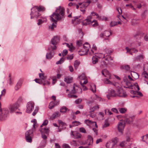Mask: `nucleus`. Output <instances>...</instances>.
<instances>
[{"mask_svg": "<svg viewBox=\"0 0 148 148\" xmlns=\"http://www.w3.org/2000/svg\"><path fill=\"white\" fill-rule=\"evenodd\" d=\"M92 63L93 64H96L98 61V59L97 56H93L92 57Z\"/></svg>", "mask_w": 148, "mask_h": 148, "instance_id": "obj_37", "label": "nucleus"}, {"mask_svg": "<svg viewBox=\"0 0 148 148\" xmlns=\"http://www.w3.org/2000/svg\"><path fill=\"white\" fill-rule=\"evenodd\" d=\"M123 81L127 85V86L125 87L126 88H131L132 87V85L131 84L130 82H129L127 78H124Z\"/></svg>", "mask_w": 148, "mask_h": 148, "instance_id": "obj_18", "label": "nucleus"}, {"mask_svg": "<svg viewBox=\"0 0 148 148\" xmlns=\"http://www.w3.org/2000/svg\"><path fill=\"white\" fill-rule=\"evenodd\" d=\"M82 92L81 88L74 84L73 89L71 90L70 92L73 94H75L76 93H79L80 92L81 93Z\"/></svg>", "mask_w": 148, "mask_h": 148, "instance_id": "obj_11", "label": "nucleus"}, {"mask_svg": "<svg viewBox=\"0 0 148 148\" xmlns=\"http://www.w3.org/2000/svg\"><path fill=\"white\" fill-rule=\"evenodd\" d=\"M80 64V62L78 60H76L74 62V66L75 69H77Z\"/></svg>", "mask_w": 148, "mask_h": 148, "instance_id": "obj_27", "label": "nucleus"}, {"mask_svg": "<svg viewBox=\"0 0 148 148\" xmlns=\"http://www.w3.org/2000/svg\"><path fill=\"white\" fill-rule=\"evenodd\" d=\"M134 89L136 90L137 89L138 91L140 90V88L138 85L137 83H135L134 84Z\"/></svg>", "mask_w": 148, "mask_h": 148, "instance_id": "obj_49", "label": "nucleus"}, {"mask_svg": "<svg viewBox=\"0 0 148 148\" xmlns=\"http://www.w3.org/2000/svg\"><path fill=\"white\" fill-rule=\"evenodd\" d=\"M101 73L102 75H104L105 77L110 78L111 76V74L106 69L103 70Z\"/></svg>", "mask_w": 148, "mask_h": 148, "instance_id": "obj_19", "label": "nucleus"}, {"mask_svg": "<svg viewBox=\"0 0 148 148\" xmlns=\"http://www.w3.org/2000/svg\"><path fill=\"white\" fill-rule=\"evenodd\" d=\"M34 132L33 129L28 130L25 133V138L26 141L29 143L32 142V137L33 136V133Z\"/></svg>", "mask_w": 148, "mask_h": 148, "instance_id": "obj_5", "label": "nucleus"}, {"mask_svg": "<svg viewBox=\"0 0 148 148\" xmlns=\"http://www.w3.org/2000/svg\"><path fill=\"white\" fill-rule=\"evenodd\" d=\"M60 40L59 36H54L52 39L51 41V44L48 48L49 51L53 50L57 48L56 45L59 42Z\"/></svg>", "mask_w": 148, "mask_h": 148, "instance_id": "obj_2", "label": "nucleus"}, {"mask_svg": "<svg viewBox=\"0 0 148 148\" xmlns=\"http://www.w3.org/2000/svg\"><path fill=\"white\" fill-rule=\"evenodd\" d=\"M121 68L127 71H128L130 69V67L128 65H122L121 66Z\"/></svg>", "mask_w": 148, "mask_h": 148, "instance_id": "obj_31", "label": "nucleus"}, {"mask_svg": "<svg viewBox=\"0 0 148 148\" xmlns=\"http://www.w3.org/2000/svg\"><path fill=\"white\" fill-rule=\"evenodd\" d=\"M64 61V59L63 58H61L60 60L56 62V64H62Z\"/></svg>", "mask_w": 148, "mask_h": 148, "instance_id": "obj_48", "label": "nucleus"}, {"mask_svg": "<svg viewBox=\"0 0 148 148\" xmlns=\"http://www.w3.org/2000/svg\"><path fill=\"white\" fill-rule=\"evenodd\" d=\"M65 44L66 45V46L69 48V49L70 51H72L74 49V47L73 46L72 44L71 43L69 45L68 43H65L63 44Z\"/></svg>", "mask_w": 148, "mask_h": 148, "instance_id": "obj_32", "label": "nucleus"}, {"mask_svg": "<svg viewBox=\"0 0 148 148\" xmlns=\"http://www.w3.org/2000/svg\"><path fill=\"white\" fill-rule=\"evenodd\" d=\"M80 17V16L74 17V19L72 20V22L73 24L75 25L79 24L80 23L81 21L80 19H78Z\"/></svg>", "mask_w": 148, "mask_h": 148, "instance_id": "obj_16", "label": "nucleus"}, {"mask_svg": "<svg viewBox=\"0 0 148 148\" xmlns=\"http://www.w3.org/2000/svg\"><path fill=\"white\" fill-rule=\"evenodd\" d=\"M68 110V109L66 107L63 106L61 108L60 111L61 112H65Z\"/></svg>", "mask_w": 148, "mask_h": 148, "instance_id": "obj_35", "label": "nucleus"}, {"mask_svg": "<svg viewBox=\"0 0 148 148\" xmlns=\"http://www.w3.org/2000/svg\"><path fill=\"white\" fill-rule=\"evenodd\" d=\"M104 33L105 36L106 37H108L111 34V32L108 31H105Z\"/></svg>", "mask_w": 148, "mask_h": 148, "instance_id": "obj_44", "label": "nucleus"}, {"mask_svg": "<svg viewBox=\"0 0 148 148\" xmlns=\"http://www.w3.org/2000/svg\"><path fill=\"white\" fill-rule=\"evenodd\" d=\"M22 84V83L21 81H19L18 82L16 85L15 87V90H18L19 89L21 88Z\"/></svg>", "mask_w": 148, "mask_h": 148, "instance_id": "obj_26", "label": "nucleus"}, {"mask_svg": "<svg viewBox=\"0 0 148 148\" xmlns=\"http://www.w3.org/2000/svg\"><path fill=\"white\" fill-rule=\"evenodd\" d=\"M34 80L35 82L37 83H39L40 84H42V82L41 80L40 79H36Z\"/></svg>", "mask_w": 148, "mask_h": 148, "instance_id": "obj_61", "label": "nucleus"}, {"mask_svg": "<svg viewBox=\"0 0 148 148\" xmlns=\"http://www.w3.org/2000/svg\"><path fill=\"white\" fill-rule=\"evenodd\" d=\"M92 15L93 16H95L96 15L97 16V18H98L99 19H100L101 17H100L99 15L96 12H92L91 13V15Z\"/></svg>", "mask_w": 148, "mask_h": 148, "instance_id": "obj_42", "label": "nucleus"}, {"mask_svg": "<svg viewBox=\"0 0 148 148\" xmlns=\"http://www.w3.org/2000/svg\"><path fill=\"white\" fill-rule=\"evenodd\" d=\"M125 126L124 122H119L118 125V129L119 132L122 133Z\"/></svg>", "mask_w": 148, "mask_h": 148, "instance_id": "obj_15", "label": "nucleus"}, {"mask_svg": "<svg viewBox=\"0 0 148 148\" xmlns=\"http://www.w3.org/2000/svg\"><path fill=\"white\" fill-rule=\"evenodd\" d=\"M79 131L80 132L85 133H86V131L85 129L83 127H81L79 128Z\"/></svg>", "mask_w": 148, "mask_h": 148, "instance_id": "obj_54", "label": "nucleus"}, {"mask_svg": "<svg viewBox=\"0 0 148 148\" xmlns=\"http://www.w3.org/2000/svg\"><path fill=\"white\" fill-rule=\"evenodd\" d=\"M18 106L17 103H15L12 105H10L8 107L9 110H8L9 112H9L10 113H12L14 112V111L18 109Z\"/></svg>", "mask_w": 148, "mask_h": 148, "instance_id": "obj_10", "label": "nucleus"}, {"mask_svg": "<svg viewBox=\"0 0 148 148\" xmlns=\"http://www.w3.org/2000/svg\"><path fill=\"white\" fill-rule=\"evenodd\" d=\"M31 10V12L30 13L31 19L34 18H37L40 15V14L38 12V11L35 6L32 8Z\"/></svg>", "mask_w": 148, "mask_h": 148, "instance_id": "obj_6", "label": "nucleus"}, {"mask_svg": "<svg viewBox=\"0 0 148 148\" xmlns=\"http://www.w3.org/2000/svg\"><path fill=\"white\" fill-rule=\"evenodd\" d=\"M117 25V22L116 21H112L110 23V25L111 27H113Z\"/></svg>", "mask_w": 148, "mask_h": 148, "instance_id": "obj_53", "label": "nucleus"}, {"mask_svg": "<svg viewBox=\"0 0 148 148\" xmlns=\"http://www.w3.org/2000/svg\"><path fill=\"white\" fill-rule=\"evenodd\" d=\"M35 7L36 8L38 11V12H44L45 10V8L43 6H35Z\"/></svg>", "mask_w": 148, "mask_h": 148, "instance_id": "obj_24", "label": "nucleus"}, {"mask_svg": "<svg viewBox=\"0 0 148 148\" xmlns=\"http://www.w3.org/2000/svg\"><path fill=\"white\" fill-rule=\"evenodd\" d=\"M85 122L87 123H89V124H91V123L95 124V127L96 128H97V123H96V122H95V121L93 122L87 119V120H86L85 121Z\"/></svg>", "mask_w": 148, "mask_h": 148, "instance_id": "obj_33", "label": "nucleus"}, {"mask_svg": "<svg viewBox=\"0 0 148 148\" xmlns=\"http://www.w3.org/2000/svg\"><path fill=\"white\" fill-rule=\"evenodd\" d=\"M116 92V95L119 97H125L127 96L125 92L121 87H120L117 89Z\"/></svg>", "mask_w": 148, "mask_h": 148, "instance_id": "obj_8", "label": "nucleus"}, {"mask_svg": "<svg viewBox=\"0 0 148 148\" xmlns=\"http://www.w3.org/2000/svg\"><path fill=\"white\" fill-rule=\"evenodd\" d=\"M118 110L121 114L125 113L127 111V109L125 108H119Z\"/></svg>", "mask_w": 148, "mask_h": 148, "instance_id": "obj_30", "label": "nucleus"}, {"mask_svg": "<svg viewBox=\"0 0 148 148\" xmlns=\"http://www.w3.org/2000/svg\"><path fill=\"white\" fill-rule=\"evenodd\" d=\"M39 77L41 79L44 80V76L43 73H39Z\"/></svg>", "mask_w": 148, "mask_h": 148, "instance_id": "obj_58", "label": "nucleus"}, {"mask_svg": "<svg viewBox=\"0 0 148 148\" xmlns=\"http://www.w3.org/2000/svg\"><path fill=\"white\" fill-rule=\"evenodd\" d=\"M71 135L73 137L75 138L78 139L80 138L81 137V135L77 131H71Z\"/></svg>", "mask_w": 148, "mask_h": 148, "instance_id": "obj_14", "label": "nucleus"}, {"mask_svg": "<svg viewBox=\"0 0 148 148\" xmlns=\"http://www.w3.org/2000/svg\"><path fill=\"white\" fill-rule=\"evenodd\" d=\"M72 124L73 126H78L80 125V123L79 121H75L72 122Z\"/></svg>", "mask_w": 148, "mask_h": 148, "instance_id": "obj_45", "label": "nucleus"}, {"mask_svg": "<svg viewBox=\"0 0 148 148\" xmlns=\"http://www.w3.org/2000/svg\"><path fill=\"white\" fill-rule=\"evenodd\" d=\"M64 11L63 7L59 6L56 8L55 12L50 16L51 20L56 23L57 21L63 20L65 18Z\"/></svg>", "mask_w": 148, "mask_h": 148, "instance_id": "obj_1", "label": "nucleus"}, {"mask_svg": "<svg viewBox=\"0 0 148 148\" xmlns=\"http://www.w3.org/2000/svg\"><path fill=\"white\" fill-rule=\"evenodd\" d=\"M59 112H56L53 113L52 115V117L53 119H55L56 117L58 116Z\"/></svg>", "mask_w": 148, "mask_h": 148, "instance_id": "obj_46", "label": "nucleus"}, {"mask_svg": "<svg viewBox=\"0 0 148 148\" xmlns=\"http://www.w3.org/2000/svg\"><path fill=\"white\" fill-rule=\"evenodd\" d=\"M97 49V47L96 46L94 45H93V46L92 47V49L91 50V52H89V53L90 55H92L94 53V51L96 50Z\"/></svg>", "mask_w": 148, "mask_h": 148, "instance_id": "obj_34", "label": "nucleus"}, {"mask_svg": "<svg viewBox=\"0 0 148 148\" xmlns=\"http://www.w3.org/2000/svg\"><path fill=\"white\" fill-rule=\"evenodd\" d=\"M47 21V19L46 17L41 16L40 18L38 20L37 24L40 25L44 22H46Z\"/></svg>", "mask_w": 148, "mask_h": 148, "instance_id": "obj_17", "label": "nucleus"}, {"mask_svg": "<svg viewBox=\"0 0 148 148\" xmlns=\"http://www.w3.org/2000/svg\"><path fill=\"white\" fill-rule=\"evenodd\" d=\"M90 3V1L89 0H88L86 2H83L82 5L80 6V8H81L86 9L89 5Z\"/></svg>", "mask_w": 148, "mask_h": 148, "instance_id": "obj_22", "label": "nucleus"}, {"mask_svg": "<svg viewBox=\"0 0 148 148\" xmlns=\"http://www.w3.org/2000/svg\"><path fill=\"white\" fill-rule=\"evenodd\" d=\"M64 81L67 84H69L72 82L73 78L69 76H66L64 78Z\"/></svg>", "mask_w": 148, "mask_h": 148, "instance_id": "obj_23", "label": "nucleus"}, {"mask_svg": "<svg viewBox=\"0 0 148 148\" xmlns=\"http://www.w3.org/2000/svg\"><path fill=\"white\" fill-rule=\"evenodd\" d=\"M96 85L94 84L91 86V90L92 91V92L94 93L96 91Z\"/></svg>", "mask_w": 148, "mask_h": 148, "instance_id": "obj_47", "label": "nucleus"}, {"mask_svg": "<svg viewBox=\"0 0 148 148\" xmlns=\"http://www.w3.org/2000/svg\"><path fill=\"white\" fill-rule=\"evenodd\" d=\"M87 141V143H88V146L85 147L81 146L79 147V148H88L89 146L90 147L92 146L93 143V139L91 136L88 135Z\"/></svg>", "mask_w": 148, "mask_h": 148, "instance_id": "obj_9", "label": "nucleus"}, {"mask_svg": "<svg viewBox=\"0 0 148 148\" xmlns=\"http://www.w3.org/2000/svg\"><path fill=\"white\" fill-rule=\"evenodd\" d=\"M32 122H33L34 123V124L33 125V129H35V125H36V120L35 119H34L31 121Z\"/></svg>", "mask_w": 148, "mask_h": 148, "instance_id": "obj_59", "label": "nucleus"}, {"mask_svg": "<svg viewBox=\"0 0 148 148\" xmlns=\"http://www.w3.org/2000/svg\"><path fill=\"white\" fill-rule=\"evenodd\" d=\"M79 77L81 80H84L86 78V76L84 74H82L79 76Z\"/></svg>", "mask_w": 148, "mask_h": 148, "instance_id": "obj_51", "label": "nucleus"}, {"mask_svg": "<svg viewBox=\"0 0 148 148\" xmlns=\"http://www.w3.org/2000/svg\"><path fill=\"white\" fill-rule=\"evenodd\" d=\"M92 18L91 15H90L87 16V18L84 20L82 23V25H83L86 26L91 23V19Z\"/></svg>", "mask_w": 148, "mask_h": 148, "instance_id": "obj_13", "label": "nucleus"}, {"mask_svg": "<svg viewBox=\"0 0 148 148\" xmlns=\"http://www.w3.org/2000/svg\"><path fill=\"white\" fill-rule=\"evenodd\" d=\"M62 148H70V147L68 144H64L62 145Z\"/></svg>", "mask_w": 148, "mask_h": 148, "instance_id": "obj_64", "label": "nucleus"}, {"mask_svg": "<svg viewBox=\"0 0 148 148\" xmlns=\"http://www.w3.org/2000/svg\"><path fill=\"white\" fill-rule=\"evenodd\" d=\"M92 26L94 27H95L97 26L98 24L97 21L96 20H93L92 21H91Z\"/></svg>", "mask_w": 148, "mask_h": 148, "instance_id": "obj_40", "label": "nucleus"}, {"mask_svg": "<svg viewBox=\"0 0 148 148\" xmlns=\"http://www.w3.org/2000/svg\"><path fill=\"white\" fill-rule=\"evenodd\" d=\"M40 131L41 134H48L49 133V130L48 128L42 127L40 129Z\"/></svg>", "mask_w": 148, "mask_h": 148, "instance_id": "obj_20", "label": "nucleus"}, {"mask_svg": "<svg viewBox=\"0 0 148 148\" xmlns=\"http://www.w3.org/2000/svg\"><path fill=\"white\" fill-rule=\"evenodd\" d=\"M53 57V55L52 54L51 52L47 53L46 55V58L47 59L50 60Z\"/></svg>", "mask_w": 148, "mask_h": 148, "instance_id": "obj_29", "label": "nucleus"}, {"mask_svg": "<svg viewBox=\"0 0 148 148\" xmlns=\"http://www.w3.org/2000/svg\"><path fill=\"white\" fill-rule=\"evenodd\" d=\"M34 103L32 101H30L27 103V109L26 110V112L30 113L34 109Z\"/></svg>", "mask_w": 148, "mask_h": 148, "instance_id": "obj_7", "label": "nucleus"}, {"mask_svg": "<svg viewBox=\"0 0 148 148\" xmlns=\"http://www.w3.org/2000/svg\"><path fill=\"white\" fill-rule=\"evenodd\" d=\"M116 96V93H115L114 90L112 89L108 95H107V97L108 99H110V97H115Z\"/></svg>", "mask_w": 148, "mask_h": 148, "instance_id": "obj_21", "label": "nucleus"}, {"mask_svg": "<svg viewBox=\"0 0 148 148\" xmlns=\"http://www.w3.org/2000/svg\"><path fill=\"white\" fill-rule=\"evenodd\" d=\"M0 112H1L0 114V120L3 121L5 120L8 116V114L9 112L8 109L4 108L2 109L1 108V104L0 102Z\"/></svg>", "mask_w": 148, "mask_h": 148, "instance_id": "obj_3", "label": "nucleus"}, {"mask_svg": "<svg viewBox=\"0 0 148 148\" xmlns=\"http://www.w3.org/2000/svg\"><path fill=\"white\" fill-rule=\"evenodd\" d=\"M133 73V74L131 73V75L133 77L136 79L139 78V75L137 73L134 72Z\"/></svg>", "mask_w": 148, "mask_h": 148, "instance_id": "obj_41", "label": "nucleus"}, {"mask_svg": "<svg viewBox=\"0 0 148 148\" xmlns=\"http://www.w3.org/2000/svg\"><path fill=\"white\" fill-rule=\"evenodd\" d=\"M82 100L81 99H78L77 100H76L75 102V103L77 104H78L80 103L82 101Z\"/></svg>", "mask_w": 148, "mask_h": 148, "instance_id": "obj_56", "label": "nucleus"}, {"mask_svg": "<svg viewBox=\"0 0 148 148\" xmlns=\"http://www.w3.org/2000/svg\"><path fill=\"white\" fill-rule=\"evenodd\" d=\"M97 57H98L99 58H105L106 60H112L110 57V56L109 55H107L105 57V55L102 53H97L96 55Z\"/></svg>", "mask_w": 148, "mask_h": 148, "instance_id": "obj_12", "label": "nucleus"}, {"mask_svg": "<svg viewBox=\"0 0 148 148\" xmlns=\"http://www.w3.org/2000/svg\"><path fill=\"white\" fill-rule=\"evenodd\" d=\"M68 97L69 98H76L77 96L74 95H71V94H69L68 95Z\"/></svg>", "mask_w": 148, "mask_h": 148, "instance_id": "obj_50", "label": "nucleus"}, {"mask_svg": "<svg viewBox=\"0 0 148 148\" xmlns=\"http://www.w3.org/2000/svg\"><path fill=\"white\" fill-rule=\"evenodd\" d=\"M68 53V51L66 49H64L63 50V53L62 54V55L63 56H66V55Z\"/></svg>", "mask_w": 148, "mask_h": 148, "instance_id": "obj_62", "label": "nucleus"}, {"mask_svg": "<svg viewBox=\"0 0 148 148\" xmlns=\"http://www.w3.org/2000/svg\"><path fill=\"white\" fill-rule=\"evenodd\" d=\"M55 106L54 102L51 101L49 103L48 108L49 109H51L53 108Z\"/></svg>", "mask_w": 148, "mask_h": 148, "instance_id": "obj_39", "label": "nucleus"}, {"mask_svg": "<svg viewBox=\"0 0 148 148\" xmlns=\"http://www.w3.org/2000/svg\"><path fill=\"white\" fill-rule=\"evenodd\" d=\"M99 108V107L98 105L97 106H95L92 108H91L90 109V112H94L95 110L98 109Z\"/></svg>", "mask_w": 148, "mask_h": 148, "instance_id": "obj_36", "label": "nucleus"}, {"mask_svg": "<svg viewBox=\"0 0 148 148\" xmlns=\"http://www.w3.org/2000/svg\"><path fill=\"white\" fill-rule=\"evenodd\" d=\"M90 46V45L88 43H85L83 46V49L78 51L79 54L81 56L86 54L89 51Z\"/></svg>", "mask_w": 148, "mask_h": 148, "instance_id": "obj_4", "label": "nucleus"}, {"mask_svg": "<svg viewBox=\"0 0 148 148\" xmlns=\"http://www.w3.org/2000/svg\"><path fill=\"white\" fill-rule=\"evenodd\" d=\"M142 140L144 142L148 140V134H146L145 136H144L142 137Z\"/></svg>", "mask_w": 148, "mask_h": 148, "instance_id": "obj_38", "label": "nucleus"}, {"mask_svg": "<svg viewBox=\"0 0 148 148\" xmlns=\"http://www.w3.org/2000/svg\"><path fill=\"white\" fill-rule=\"evenodd\" d=\"M56 25L54 24V23H53L51 25L49 26V28L52 30H53L54 28L56 27Z\"/></svg>", "mask_w": 148, "mask_h": 148, "instance_id": "obj_55", "label": "nucleus"}, {"mask_svg": "<svg viewBox=\"0 0 148 148\" xmlns=\"http://www.w3.org/2000/svg\"><path fill=\"white\" fill-rule=\"evenodd\" d=\"M144 57L142 55L138 56L135 58V60L137 61H140L144 58Z\"/></svg>", "mask_w": 148, "mask_h": 148, "instance_id": "obj_28", "label": "nucleus"}, {"mask_svg": "<svg viewBox=\"0 0 148 148\" xmlns=\"http://www.w3.org/2000/svg\"><path fill=\"white\" fill-rule=\"evenodd\" d=\"M134 116H130L129 118H126L125 120L126 122L129 124L132 123L134 119Z\"/></svg>", "mask_w": 148, "mask_h": 148, "instance_id": "obj_25", "label": "nucleus"}, {"mask_svg": "<svg viewBox=\"0 0 148 148\" xmlns=\"http://www.w3.org/2000/svg\"><path fill=\"white\" fill-rule=\"evenodd\" d=\"M51 79L53 80L52 83L54 84L55 83L56 81L57 78L56 76H53L51 77Z\"/></svg>", "mask_w": 148, "mask_h": 148, "instance_id": "obj_57", "label": "nucleus"}, {"mask_svg": "<svg viewBox=\"0 0 148 148\" xmlns=\"http://www.w3.org/2000/svg\"><path fill=\"white\" fill-rule=\"evenodd\" d=\"M48 122V121L47 120H45L44 121L42 125H41L40 127H42L43 126L46 125L47 124Z\"/></svg>", "mask_w": 148, "mask_h": 148, "instance_id": "obj_52", "label": "nucleus"}, {"mask_svg": "<svg viewBox=\"0 0 148 148\" xmlns=\"http://www.w3.org/2000/svg\"><path fill=\"white\" fill-rule=\"evenodd\" d=\"M38 110L39 108L38 107H36L35 108L34 111L32 113V115L34 116H35L36 114L37 113Z\"/></svg>", "mask_w": 148, "mask_h": 148, "instance_id": "obj_43", "label": "nucleus"}, {"mask_svg": "<svg viewBox=\"0 0 148 148\" xmlns=\"http://www.w3.org/2000/svg\"><path fill=\"white\" fill-rule=\"evenodd\" d=\"M105 51L107 54L110 53L112 52V51L110 49H105Z\"/></svg>", "mask_w": 148, "mask_h": 148, "instance_id": "obj_63", "label": "nucleus"}, {"mask_svg": "<svg viewBox=\"0 0 148 148\" xmlns=\"http://www.w3.org/2000/svg\"><path fill=\"white\" fill-rule=\"evenodd\" d=\"M104 82L105 84H112V82L108 79H106L104 81Z\"/></svg>", "mask_w": 148, "mask_h": 148, "instance_id": "obj_60", "label": "nucleus"}]
</instances>
